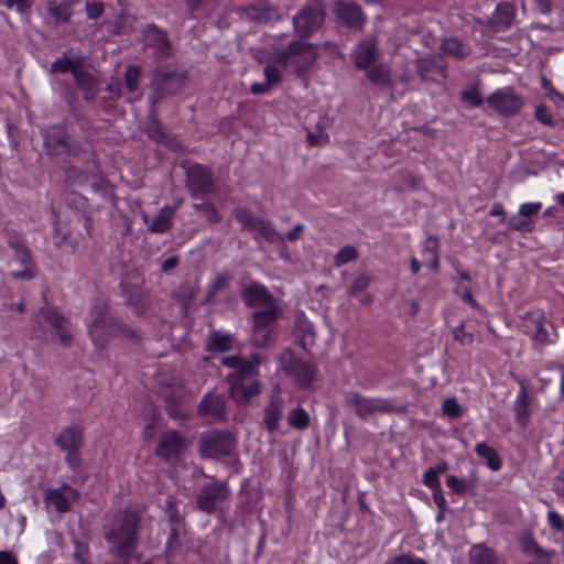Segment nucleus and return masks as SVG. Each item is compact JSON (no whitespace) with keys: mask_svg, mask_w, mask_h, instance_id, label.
<instances>
[{"mask_svg":"<svg viewBox=\"0 0 564 564\" xmlns=\"http://www.w3.org/2000/svg\"><path fill=\"white\" fill-rule=\"evenodd\" d=\"M292 375L294 376L296 382L301 387H306L311 380L313 379L314 371L313 369L305 364H297L294 366V368L291 370Z\"/></svg>","mask_w":564,"mask_h":564,"instance_id":"nucleus-32","label":"nucleus"},{"mask_svg":"<svg viewBox=\"0 0 564 564\" xmlns=\"http://www.w3.org/2000/svg\"><path fill=\"white\" fill-rule=\"evenodd\" d=\"M148 32L149 35H151L154 40L158 41V52L161 55H165L167 53V43L165 40V34L158 30L155 26H149Z\"/></svg>","mask_w":564,"mask_h":564,"instance_id":"nucleus-40","label":"nucleus"},{"mask_svg":"<svg viewBox=\"0 0 564 564\" xmlns=\"http://www.w3.org/2000/svg\"><path fill=\"white\" fill-rule=\"evenodd\" d=\"M243 300L248 305L260 306L270 304L271 296L262 285L252 284L245 290Z\"/></svg>","mask_w":564,"mask_h":564,"instance_id":"nucleus-20","label":"nucleus"},{"mask_svg":"<svg viewBox=\"0 0 564 564\" xmlns=\"http://www.w3.org/2000/svg\"><path fill=\"white\" fill-rule=\"evenodd\" d=\"M283 401L279 395H273L264 410V423L270 432L278 429L282 417Z\"/></svg>","mask_w":564,"mask_h":564,"instance_id":"nucleus-19","label":"nucleus"},{"mask_svg":"<svg viewBox=\"0 0 564 564\" xmlns=\"http://www.w3.org/2000/svg\"><path fill=\"white\" fill-rule=\"evenodd\" d=\"M31 0H8L9 8H15L19 12H23L29 8Z\"/></svg>","mask_w":564,"mask_h":564,"instance_id":"nucleus-53","label":"nucleus"},{"mask_svg":"<svg viewBox=\"0 0 564 564\" xmlns=\"http://www.w3.org/2000/svg\"><path fill=\"white\" fill-rule=\"evenodd\" d=\"M336 14L340 20L350 26H359L364 22L360 8L348 2H337L335 4Z\"/></svg>","mask_w":564,"mask_h":564,"instance_id":"nucleus-18","label":"nucleus"},{"mask_svg":"<svg viewBox=\"0 0 564 564\" xmlns=\"http://www.w3.org/2000/svg\"><path fill=\"white\" fill-rule=\"evenodd\" d=\"M316 48L305 42H294L282 54L275 55V61L283 66H290L296 73L306 69L316 58Z\"/></svg>","mask_w":564,"mask_h":564,"instance_id":"nucleus-4","label":"nucleus"},{"mask_svg":"<svg viewBox=\"0 0 564 564\" xmlns=\"http://www.w3.org/2000/svg\"><path fill=\"white\" fill-rule=\"evenodd\" d=\"M86 324L88 334L96 347H104L108 340L121 332L119 323L107 315L105 303H97L91 306Z\"/></svg>","mask_w":564,"mask_h":564,"instance_id":"nucleus-2","label":"nucleus"},{"mask_svg":"<svg viewBox=\"0 0 564 564\" xmlns=\"http://www.w3.org/2000/svg\"><path fill=\"white\" fill-rule=\"evenodd\" d=\"M310 414L303 408L293 409L288 415V423L296 430H304L310 425Z\"/></svg>","mask_w":564,"mask_h":564,"instance_id":"nucleus-29","label":"nucleus"},{"mask_svg":"<svg viewBox=\"0 0 564 564\" xmlns=\"http://www.w3.org/2000/svg\"><path fill=\"white\" fill-rule=\"evenodd\" d=\"M303 230L302 225H296L290 232H288L286 238L291 241H294L299 238Z\"/></svg>","mask_w":564,"mask_h":564,"instance_id":"nucleus-58","label":"nucleus"},{"mask_svg":"<svg viewBox=\"0 0 564 564\" xmlns=\"http://www.w3.org/2000/svg\"><path fill=\"white\" fill-rule=\"evenodd\" d=\"M231 337L215 333L210 336L208 348L215 351H225L231 346Z\"/></svg>","mask_w":564,"mask_h":564,"instance_id":"nucleus-34","label":"nucleus"},{"mask_svg":"<svg viewBox=\"0 0 564 564\" xmlns=\"http://www.w3.org/2000/svg\"><path fill=\"white\" fill-rule=\"evenodd\" d=\"M378 55V48L373 41L358 44L352 52L354 62L359 69H368L376 62Z\"/></svg>","mask_w":564,"mask_h":564,"instance_id":"nucleus-17","label":"nucleus"},{"mask_svg":"<svg viewBox=\"0 0 564 564\" xmlns=\"http://www.w3.org/2000/svg\"><path fill=\"white\" fill-rule=\"evenodd\" d=\"M176 265V259L175 258H169L162 263V269L164 271H167Z\"/></svg>","mask_w":564,"mask_h":564,"instance_id":"nucleus-62","label":"nucleus"},{"mask_svg":"<svg viewBox=\"0 0 564 564\" xmlns=\"http://www.w3.org/2000/svg\"><path fill=\"white\" fill-rule=\"evenodd\" d=\"M368 285V278L366 276H359L355 283H354V286H352V290L354 292L356 291H361L364 290L365 288H367Z\"/></svg>","mask_w":564,"mask_h":564,"instance_id":"nucleus-57","label":"nucleus"},{"mask_svg":"<svg viewBox=\"0 0 564 564\" xmlns=\"http://www.w3.org/2000/svg\"><path fill=\"white\" fill-rule=\"evenodd\" d=\"M542 204L540 202L524 203L519 206L518 213L507 219L510 229L531 232L534 229L535 220Z\"/></svg>","mask_w":564,"mask_h":564,"instance_id":"nucleus-9","label":"nucleus"},{"mask_svg":"<svg viewBox=\"0 0 564 564\" xmlns=\"http://www.w3.org/2000/svg\"><path fill=\"white\" fill-rule=\"evenodd\" d=\"M420 268H421L420 262L415 258H413L411 260V271L414 274H416L420 271Z\"/></svg>","mask_w":564,"mask_h":564,"instance_id":"nucleus-64","label":"nucleus"},{"mask_svg":"<svg viewBox=\"0 0 564 564\" xmlns=\"http://www.w3.org/2000/svg\"><path fill=\"white\" fill-rule=\"evenodd\" d=\"M486 101L490 108L503 116L518 112L523 105L521 98L509 87L496 90Z\"/></svg>","mask_w":564,"mask_h":564,"instance_id":"nucleus-8","label":"nucleus"},{"mask_svg":"<svg viewBox=\"0 0 564 564\" xmlns=\"http://www.w3.org/2000/svg\"><path fill=\"white\" fill-rule=\"evenodd\" d=\"M175 213V208L165 205L161 208L158 216L149 225V229L153 232H164L171 226V219Z\"/></svg>","mask_w":564,"mask_h":564,"instance_id":"nucleus-22","label":"nucleus"},{"mask_svg":"<svg viewBox=\"0 0 564 564\" xmlns=\"http://www.w3.org/2000/svg\"><path fill=\"white\" fill-rule=\"evenodd\" d=\"M516 415L517 420L525 422L530 415L529 412V397L527 390L522 387L516 399Z\"/></svg>","mask_w":564,"mask_h":564,"instance_id":"nucleus-30","label":"nucleus"},{"mask_svg":"<svg viewBox=\"0 0 564 564\" xmlns=\"http://www.w3.org/2000/svg\"><path fill=\"white\" fill-rule=\"evenodd\" d=\"M80 64H82V57H79V56H74V57L63 56V57L57 58L55 62H53V64L51 65V72L52 73L73 72L76 80L80 83L79 73H78V67L80 66Z\"/></svg>","mask_w":564,"mask_h":564,"instance_id":"nucleus-21","label":"nucleus"},{"mask_svg":"<svg viewBox=\"0 0 564 564\" xmlns=\"http://www.w3.org/2000/svg\"><path fill=\"white\" fill-rule=\"evenodd\" d=\"M544 319L542 311H533L525 315L527 332L532 335V339L539 345H544L549 341V333L543 327Z\"/></svg>","mask_w":564,"mask_h":564,"instance_id":"nucleus-15","label":"nucleus"},{"mask_svg":"<svg viewBox=\"0 0 564 564\" xmlns=\"http://www.w3.org/2000/svg\"><path fill=\"white\" fill-rule=\"evenodd\" d=\"M279 310L275 306H270L268 310L260 311L253 315V328H269L270 325L276 319Z\"/></svg>","mask_w":564,"mask_h":564,"instance_id":"nucleus-27","label":"nucleus"},{"mask_svg":"<svg viewBox=\"0 0 564 564\" xmlns=\"http://www.w3.org/2000/svg\"><path fill=\"white\" fill-rule=\"evenodd\" d=\"M541 85L542 88L547 93L549 98L556 102V101H564V95L558 93L552 85V83L546 79L544 76L541 77Z\"/></svg>","mask_w":564,"mask_h":564,"instance_id":"nucleus-45","label":"nucleus"},{"mask_svg":"<svg viewBox=\"0 0 564 564\" xmlns=\"http://www.w3.org/2000/svg\"><path fill=\"white\" fill-rule=\"evenodd\" d=\"M365 70L367 78L376 84L387 83L390 76L389 67L383 64L370 66Z\"/></svg>","mask_w":564,"mask_h":564,"instance_id":"nucleus-31","label":"nucleus"},{"mask_svg":"<svg viewBox=\"0 0 564 564\" xmlns=\"http://www.w3.org/2000/svg\"><path fill=\"white\" fill-rule=\"evenodd\" d=\"M454 337L462 345H469L473 341V337L470 334L465 333L463 326H458L454 329Z\"/></svg>","mask_w":564,"mask_h":564,"instance_id":"nucleus-50","label":"nucleus"},{"mask_svg":"<svg viewBox=\"0 0 564 564\" xmlns=\"http://www.w3.org/2000/svg\"><path fill=\"white\" fill-rule=\"evenodd\" d=\"M36 323L41 327H45L52 335L59 338L62 345H68L72 340L73 333L67 327L68 321L58 315L53 308H44L36 317Z\"/></svg>","mask_w":564,"mask_h":564,"instance_id":"nucleus-7","label":"nucleus"},{"mask_svg":"<svg viewBox=\"0 0 564 564\" xmlns=\"http://www.w3.org/2000/svg\"><path fill=\"white\" fill-rule=\"evenodd\" d=\"M443 411L451 417H457L460 415V405L454 398H447L443 402Z\"/></svg>","mask_w":564,"mask_h":564,"instance_id":"nucleus-44","label":"nucleus"},{"mask_svg":"<svg viewBox=\"0 0 564 564\" xmlns=\"http://www.w3.org/2000/svg\"><path fill=\"white\" fill-rule=\"evenodd\" d=\"M191 184L196 191L206 192L210 188V177L207 172H203L200 182L195 185L193 175H191Z\"/></svg>","mask_w":564,"mask_h":564,"instance_id":"nucleus-49","label":"nucleus"},{"mask_svg":"<svg viewBox=\"0 0 564 564\" xmlns=\"http://www.w3.org/2000/svg\"><path fill=\"white\" fill-rule=\"evenodd\" d=\"M58 448L65 453L67 463L75 467L79 464V449L84 443V430L73 424L62 429L54 438Z\"/></svg>","mask_w":564,"mask_h":564,"instance_id":"nucleus-5","label":"nucleus"},{"mask_svg":"<svg viewBox=\"0 0 564 564\" xmlns=\"http://www.w3.org/2000/svg\"><path fill=\"white\" fill-rule=\"evenodd\" d=\"M490 215L501 217L502 221L506 220L505 209L501 204H494L490 209Z\"/></svg>","mask_w":564,"mask_h":564,"instance_id":"nucleus-56","label":"nucleus"},{"mask_svg":"<svg viewBox=\"0 0 564 564\" xmlns=\"http://www.w3.org/2000/svg\"><path fill=\"white\" fill-rule=\"evenodd\" d=\"M137 519L133 514H126L116 521L107 533V540L111 549L119 556H127L134 544Z\"/></svg>","mask_w":564,"mask_h":564,"instance_id":"nucleus-3","label":"nucleus"},{"mask_svg":"<svg viewBox=\"0 0 564 564\" xmlns=\"http://www.w3.org/2000/svg\"><path fill=\"white\" fill-rule=\"evenodd\" d=\"M0 564H18L17 558L9 552H0Z\"/></svg>","mask_w":564,"mask_h":564,"instance_id":"nucleus-55","label":"nucleus"},{"mask_svg":"<svg viewBox=\"0 0 564 564\" xmlns=\"http://www.w3.org/2000/svg\"><path fill=\"white\" fill-rule=\"evenodd\" d=\"M475 451L477 455L486 462L488 468L494 471L501 468V460L492 447L488 446L486 443H478Z\"/></svg>","mask_w":564,"mask_h":564,"instance_id":"nucleus-23","label":"nucleus"},{"mask_svg":"<svg viewBox=\"0 0 564 564\" xmlns=\"http://www.w3.org/2000/svg\"><path fill=\"white\" fill-rule=\"evenodd\" d=\"M535 117L543 124H552L553 123L552 117L549 115V112L546 111V109L544 107L536 108Z\"/></svg>","mask_w":564,"mask_h":564,"instance_id":"nucleus-52","label":"nucleus"},{"mask_svg":"<svg viewBox=\"0 0 564 564\" xmlns=\"http://www.w3.org/2000/svg\"><path fill=\"white\" fill-rule=\"evenodd\" d=\"M11 274L17 279H25L31 278L33 275V271L31 268H26L24 271H12Z\"/></svg>","mask_w":564,"mask_h":564,"instance_id":"nucleus-59","label":"nucleus"},{"mask_svg":"<svg viewBox=\"0 0 564 564\" xmlns=\"http://www.w3.org/2000/svg\"><path fill=\"white\" fill-rule=\"evenodd\" d=\"M104 12V7L101 2H87L86 3V13L89 19H98Z\"/></svg>","mask_w":564,"mask_h":564,"instance_id":"nucleus-48","label":"nucleus"},{"mask_svg":"<svg viewBox=\"0 0 564 564\" xmlns=\"http://www.w3.org/2000/svg\"><path fill=\"white\" fill-rule=\"evenodd\" d=\"M232 441L229 435L210 432L200 438V453L207 457L226 455L231 451Z\"/></svg>","mask_w":564,"mask_h":564,"instance_id":"nucleus-10","label":"nucleus"},{"mask_svg":"<svg viewBox=\"0 0 564 564\" xmlns=\"http://www.w3.org/2000/svg\"><path fill=\"white\" fill-rule=\"evenodd\" d=\"M432 469L440 476L441 474L447 470V465L445 463H442L435 467H432Z\"/></svg>","mask_w":564,"mask_h":564,"instance_id":"nucleus-63","label":"nucleus"},{"mask_svg":"<svg viewBox=\"0 0 564 564\" xmlns=\"http://www.w3.org/2000/svg\"><path fill=\"white\" fill-rule=\"evenodd\" d=\"M140 77V70L135 66H130L126 70V85L129 91H134Z\"/></svg>","mask_w":564,"mask_h":564,"instance_id":"nucleus-42","label":"nucleus"},{"mask_svg":"<svg viewBox=\"0 0 564 564\" xmlns=\"http://www.w3.org/2000/svg\"><path fill=\"white\" fill-rule=\"evenodd\" d=\"M442 51L453 57H463L469 52L468 47L455 37L445 39L442 43Z\"/></svg>","mask_w":564,"mask_h":564,"instance_id":"nucleus-28","label":"nucleus"},{"mask_svg":"<svg viewBox=\"0 0 564 564\" xmlns=\"http://www.w3.org/2000/svg\"><path fill=\"white\" fill-rule=\"evenodd\" d=\"M525 551L532 553H541L539 545L534 541H528L524 545Z\"/></svg>","mask_w":564,"mask_h":564,"instance_id":"nucleus-60","label":"nucleus"},{"mask_svg":"<svg viewBox=\"0 0 564 564\" xmlns=\"http://www.w3.org/2000/svg\"><path fill=\"white\" fill-rule=\"evenodd\" d=\"M276 54H282V52L280 51H275L273 54H272V57H271V62L268 63V65L264 67V70H263V74H264V77H265V82L272 87L276 84H279L281 82V70L280 68L276 66L279 65L280 67H283V65H281L279 62L275 61V55ZM288 66H284V68H286Z\"/></svg>","mask_w":564,"mask_h":564,"instance_id":"nucleus-25","label":"nucleus"},{"mask_svg":"<svg viewBox=\"0 0 564 564\" xmlns=\"http://www.w3.org/2000/svg\"><path fill=\"white\" fill-rule=\"evenodd\" d=\"M514 18V7L508 2L499 3L496 9V20L502 25H509Z\"/></svg>","mask_w":564,"mask_h":564,"instance_id":"nucleus-33","label":"nucleus"},{"mask_svg":"<svg viewBox=\"0 0 564 564\" xmlns=\"http://www.w3.org/2000/svg\"><path fill=\"white\" fill-rule=\"evenodd\" d=\"M252 17L257 18L259 21L269 22L273 19H278V13L271 7H261L259 9H254V13Z\"/></svg>","mask_w":564,"mask_h":564,"instance_id":"nucleus-43","label":"nucleus"},{"mask_svg":"<svg viewBox=\"0 0 564 564\" xmlns=\"http://www.w3.org/2000/svg\"><path fill=\"white\" fill-rule=\"evenodd\" d=\"M237 219L245 228L259 232L268 240L274 241L282 239V237L272 228L270 223L264 219L253 217L245 209L237 212Z\"/></svg>","mask_w":564,"mask_h":564,"instance_id":"nucleus-13","label":"nucleus"},{"mask_svg":"<svg viewBox=\"0 0 564 564\" xmlns=\"http://www.w3.org/2000/svg\"><path fill=\"white\" fill-rule=\"evenodd\" d=\"M458 292H459L463 301H465L466 303H469L471 305H475V301L473 300V296L468 290H463V291H458Z\"/></svg>","mask_w":564,"mask_h":564,"instance_id":"nucleus-61","label":"nucleus"},{"mask_svg":"<svg viewBox=\"0 0 564 564\" xmlns=\"http://www.w3.org/2000/svg\"><path fill=\"white\" fill-rule=\"evenodd\" d=\"M200 411L212 414L213 416H221L224 410V399L220 395H206L200 402Z\"/></svg>","mask_w":564,"mask_h":564,"instance_id":"nucleus-24","label":"nucleus"},{"mask_svg":"<svg viewBox=\"0 0 564 564\" xmlns=\"http://www.w3.org/2000/svg\"><path fill=\"white\" fill-rule=\"evenodd\" d=\"M230 490L224 482L209 484L204 486L197 498V506L200 510L212 513L220 509L228 500Z\"/></svg>","mask_w":564,"mask_h":564,"instance_id":"nucleus-6","label":"nucleus"},{"mask_svg":"<svg viewBox=\"0 0 564 564\" xmlns=\"http://www.w3.org/2000/svg\"><path fill=\"white\" fill-rule=\"evenodd\" d=\"M271 86L265 82L264 84H253L251 86V93L254 95L267 94Z\"/></svg>","mask_w":564,"mask_h":564,"instance_id":"nucleus-54","label":"nucleus"},{"mask_svg":"<svg viewBox=\"0 0 564 564\" xmlns=\"http://www.w3.org/2000/svg\"><path fill=\"white\" fill-rule=\"evenodd\" d=\"M433 499H434L436 506L441 509V513L437 516V521H441V519L443 517V511H444L445 505H446V501H445V498L443 496L441 488L433 490Z\"/></svg>","mask_w":564,"mask_h":564,"instance_id":"nucleus-51","label":"nucleus"},{"mask_svg":"<svg viewBox=\"0 0 564 564\" xmlns=\"http://www.w3.org/2000/svg\"><path fill=\"white\" fill-rule=\"evenodd\" d=\"M446 486L455 494H463L467 489V481L464 478L451 475L446 478Z\"/></svg>","mask_w":564,"mask_h":564,"instance_id":"nucleus-41","label":"nucleus"},{"mask_svg":"<svg viewBox=\"0 0 564 564\" xmlns=\"http://www.w3.org/2000/svg\"><path fill=\"white\" fill-rule=\"evenodd\" d=\"M547 523L555 531L564 530V520L560 513L554 510L547 512Z\"/></svg>","mask_w":564,"mask_h":564,"instance_id":"nucleus-47","label":"nucleus"},{"mask_svg":"<svg viewBox=\"0 0 564 564\" xmlns=\"http://www.w3.org/2000/svg\"><path fill=\"white\" fill-rule=\"evenodd\" d=\"M324 21V10L321 3H314L294 19L295 30L302 35H308L317 30Z\"/></svg>","mask_w":564,"mask_h":564,"instance_id":"nucleus-11","label":"nucleus"},{"mask_svg":"<svg viewBox=\"0 0 564 564\" xmlns=\"http://www.w3.org/2000/svg\"><path fill=\"white\" fill-rule=\"evenodd\" d=\"M47 10L52 17L61 21H68L72 15L68 6L63 3L51 2Z\"/></svg>","mask_w":564,"mask_h":564,"instance_id":"nucleus-37","label":"nucleus"},{"mask_svg":"<svg viewBox=\"0 0 564 564\" xmlns=\"http://www.w3.org/2000/svg\"><path fill=\"white\" fill-rule=\"evenodd\" d=\"M346 401L360 416L384 410L386 408L382 400L367 399L354 392L347 394Z\"/></svg>","mask_w":564,"mask_h":564,"instance_id":"nucleus-16","label":"nucleus"},{"mask_svg":"<svg viewBox=\"0 0 564 564\" xmlns=\"http://www.w3.org/2000/svg\"><path fill=\"white\" fill-rule=\"evenodd\" d=\"M438 477L440 476L432 468H429L423 474V484L432 490H436L441 488Z\"/></svg>","mask_w":564,"mask_h":564,"instance_id":"nucleus-46","label":"nucleus"},{"mask_svg":"<svg viewBox=\"0 0 564 564\" xmlns=\"http://www.w3.org/2000/svg\"><path fill=\"white\" fill-rule=\"evenodd\" d=\"M273 334L270 328H253L252 341L256 346L264 347L271 344Z\"/></svg>","mask_w":564,"mask_h":564,"instance_id":"nucleus-36","label":"nucleus"},{"mask_svg":"<svg viewBox=\"0 0 564 564\" xmlns=\"http://www.w3.org/2000/svg\"><path fill=\"white\" fill-rule=\"evenodd\" d=\"M460 98L464 102L471 107H478L482 104V98L479 90L476 87H470L460 94Z\"/></svg>","mask_w":564,"mask_h":564,"instance_id":"nucleus-39","label":"nucleus"},{"mask_svg":"<svg viewBox=\"0 0 564 564\" xmlns=\"http://www.w3.org/2000/svg\"><path fill=\"white\" fill-rule=\"evenodd\" d=\"M187 446V443L176 432H167L162 435L156 447L158 455L170 458L176 456Z\"/></svg>","mask_w":564,"mask_h":564,"instance_id":"nucleus-14","label":"nucleus"},{"mask_svg":"<svg viewBox=\"0 0 564 564\" xmlns=\"http://www.w3.org/2000/svg\"><path fill=\"white\" fill-rule=\"evenodd\" d=\"M423 253L424 256L427 257L429 259V263L427 265H430L431 268L433 269H436L437 268V264H438V258H437V240L436 238L434 237H429L425 241V246H424V250H423Z\"/></svg>","mask_w":564,"mask_h":564,"instance_id":"nucleus-35","label":"nucleus"},{"mask_svg":"<svg viewBox=\"0 0 564 564\" xmlns=\"http://www.w3.org/2000/svg\"><path fill=\"white\" fill-rule=\"evenodd\" d=\"M470 564H497V560L489 549L475 545L470 550Z\"/></svg>","mask_w":564,"mask_h":564,"instance_id":"nucleus-26","label":"nucleus"},{"mask_svg":"<svg viewBox=\"0 0 564 564\" xmlns=\"http://www.w3.org/2000/svg\"><path fill=\"white\" fill-rule=\"evenodd\" d=\"M78 497L77 491L69 486L50 489L45 494V503L48 509L57 512L67 511Z\"/></svg>","mask_w":564,"mask_h":564,"instance_id":"nucleus-12","label":"nucleus"},{"mask_svg":"<svg viewBox=\"0 0 564 564\" xmlns=\"http://www.w3.org/2000/svg\"><path fill=\"white\" fill-rule=\"evenodd\" d=\"M357 257L356 249L354 247L347 246L341 248L335 256L334 264L336 267H341L352 260H355Z\"/></svg>","mask_w":564,"mask_h":564,"instance_id":"nucleus-38","label":"nucleus"},{"mask_svg":"<svg viewBox=\"0 0 564 564\" xmlns=\"http://www.w3.org/2000/svg\"><path fill=\"white\" fill-rule=\"evenodd\" d=\"M221 362L237 370V375H230L228 378L232 382L231 395L238 403L248 402L260 392L259 383L249 378L254 371L253 366L237 356L223 358Z\"/></svg>","mask_w":564,"mask_h":564,"instance_id":"nucleus-1","label":"nucleus"}]
</instances>
